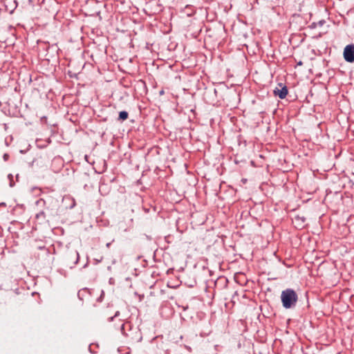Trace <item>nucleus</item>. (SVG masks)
Returning a JSON list of instances; mask_svg holds the SVG:
<instances>
[{
  "label": "nucleus",
  "mask_w": 354,
  "mask_h": 354,
  "mask_svg": "<svg viewBox=\"0 0 354 354\" xmlns=\"http://www.w3.org/2000/svg\"><path fill=\"white\" fill-rule=\"evenodd\" d=\"M281 300L283 307L286 309L295 308L298 301L297 292L291 288H287L281 292Z\"/></svg>",
  "instance_id": "1"
},
{
  "label": "nucleus",
  "mask_w": 354,
  "mask_h": 354,
  "mask_svg": "<svg viewBox=\"0 0 354 354\" xmlns=\"http://www.w3.org/2000/svg\"><path fill=\"white\" fill-rule=\"evenodd\" d=\"M57 200L52 197H48L46 199L39 198L35 202L37 209H43L48 213V216L55 215V209L57 206Z\"/></svg>",
  "instance_id": "2"
},
{
  "label": "nucleus",
  "mask_w": 354,
  "mask_h": 354,
  "mask_svg": "<svg viewBox=\"0 0 354 354\" xmlns=\"http://www.w3.org/2000/svg\"><path fill=\"white\" fill-rule=\"evenodd\" d=\"M343 56L346 62L354 63V44H348L345 46Z\"/></svg>",
  "instance_id": "3"
},
{
  "label": "nucleus",
  "mask_w": 354,
  "mask_h": 354,
  "mask_svg": "<svg viewBox=\"0 0 354 354\" xmlns=\"http://www.w3.org/2000/svg\"><path fill=\"white\" fill-rule=\"evenodd\" d=\"M67 263L69 265L71 261H73L72 265H70V268H73L76 264H77L80 260V254L77 250H71L68 251L66 257Z\"/></svg>",
  "instance_id": "4"
},
{
  "label": "nucleus",
  "mask_w": 354,
  "mask_h": 354,
  "mask_svg": "<svg viewBox=\"0 0 354 354\" xmlns=\"http://www.w3.org/2000/svg\"><path fill=\"white\" fill-rule=\"evenodd\" d=\"M38 212L35 214V221L39 223H44L47 221V218L49 217L48 213L44 211L43 209H38Z\"/></svg>",
  "instance_id": "5"
},
{
  "label": "nucleus",
  "mask_w": 354,
  "mask_h": 354,
  "mask_svg": "<svg viewBox=\"0 0 354 354\" xmlns=\"http://www.w3.org/2000/svg\"><path fill=\"white\" fill-rule=\"evenodd\" d=\"M279 86L281 88H275L273 93L274 95L278 96L280 99H284L288 94V88L285 85H282V84H279Z\"/></svg>",
  "instance_id": "6"
},
{
  "label": "nucleus",
  "mask_w": 354,
  "mask_h": 354,
  "mask_svg": "<svg viewBox=\"0 0 354 354\" xmlns=\"http://www.w3.org/2000/svg\"><path fill=\"white\" fill-rule=\"evenodd\" d=\"M91 295L89 289L84 288L80 290L77 292V297L80 300H84V298H87Z\"/></svg>",
  "instance_id": "7"
},
{
  "label": "nucleus",
  "mask_w": 354,
  "mask_h": 354,
  "mask_svg": "<svg viewBox=\"0 0 354 354\" xmlns=\"http://www.w3.org/2000/svg\"><path fill=\"white\" fill-rule=\"evenodd\" d=\"M129 113L126 111H122L119 113L118 120L124 121L128 118Z\"/></svg>",
  "instance_id": "8"
},
{
  "label": "nucleus",
  "mask_w": 354,
  "mask_h": 354,
  "mask_svg": "<svg viewBox=\"0 0 354 354\" xmlns=\"http://www.w3.org/2000/svg\"><path fill=\"white\" fill-rule=\"evenodd\" d=\"M133 218H131L128 226L123 229V231L127 232L132 227Z\"/></svg>",
  "instance_id": "9"
},
{
  "label": "nucleus",
  "mask_w": 354,
  "mask_h": 354,
  "mask_svg": "<svg viewBox=\"0 0 354 354\" xmlns=\"http://www.w3.org/2000/svg\"><path fill=\"white\" fill-rule=\"evenodd\" d=\"M119 315H120V312L118 310V311H116V312L115 313L114 316H113V317H110L108 319V321H109V322H112V321L113 320L114 317H118Z\"/></svg>",
  "instance_id": "10"
},
{
  "label": "nucleus",
  "mask_w": 354,
  "mask_h": 354,
  "mask_svg": "<svg viewBox=\"0 0 354 354\" xmlns=\"http://www.w3.org/2000/svg\"><path fill=\"white\" fill-rule=\"evenodd\" d=\"M71 201H72V203H71V205H70L69 208H70V209H73V208L75 206L76 203H75V199H74V198H71Z\"/></svg>",
  "instance_id": "11"
},
{
  "label": "nucleus",
  "mask_w": 354,
  "mask_h": 354,
  "mask_svg": "<svg viewBox=\"0 0 354 354\" xmlns=\"http://www.w3.org/2000/svg\"><path fill=\"white\" fill-rule=\"evenodd\" d=\"M3 158L4 161H7L9 158V155L8 153H4L3 156Z\"/></svg>",
  "instance_id": "12"
},
{
  "label": "nucleus",
  "mask_w": 354,
  "mask_h": 354,
  "mask_svg": "<svg viewBox=\"0 0 354 354\" xmlns=\"http://www.w3.org/2000/svg\"><path fill=\"white\" fill-rule=\"evenodd\" d=\"M324 23H325L324 20H320L319 21H318L317 25H319V26H322Z\"/></svg>",
  "instance_id": "13"
},
{
  "label": "nucleus",
  "mask_w": 354,
  "mask_h": 354,
  "mask_svg": "<svg viewBox=\"0 0 354 354\" xmlns=\"http://www.w3.org/2000/svg\"><path fill=\"white\" fill-rule=\"evenodd\" d=\"M317 23L313 22V23H312V24H311V25L310 26V27L311 28H316V27H317Z\"/></svg>",
  "instance_id": "14"
},
{
  "label": "nucleus",
  "mask_w": 354,
  "mask_h": 354,
  "mask_svg": "<svg viewBox=\"0 0 354 354\" xmlns=\"http://www.w3.org/2000/svg\"><path fill=\"white\" fill-rule=\"evenodd\" d=\"M303 64V62L301 61H299L298 63H297V65L299 66H301Z\"/></svg>",
  "instance_id": "15"
},
{
  "label": "nucleus",
  "mask_w": 354,
  "mask_h": 354,
  "mask_svg": "<svg viewBox=\"0 0 354 354\" xmlns=\"http://www.w3.org/2000/svg\"><path fill=\"white\" fill-rule=\"evenodd\" d=\"M110 245H111V243H106V247L109 248L110 246Z\"/></svg>",
  "instance_id": "16"
},
{
  "label": "nucleus",
  "mask_w": 354,
  "mask_h": 354,
  "mask_svg": "<svg viewBox=\"0 0 354 354\" xmlns=\"http://www.w3.org/2000/svg\"><path fill=\"white\" fill-rule=\"evenodd\" d=\"M3 206H5V205H6L4 203H0V206H3Z\"/></svg>",
  "instance_id": "17"
},
{
  "label": "nucleus",
  "mask_w": 354,
  "mask_h": 354,
  "mask_svg": "<svg viewBox=\"0 0 354 354\" xmlns=\"http://www.w3.org/2000/svg\"><path fill=\"white\" fill-rule=\"evenodd\" d=\"M124 329V324H122L121 326V330H122Z\"/></svg>",
  "instance_id": "18"
},
{
  "label": "nucleus",
  "mask_w": 354,
  "mask_h": 354,
  "mask_svg": "<svg viewBox=\"0 0 354 354\" xmlns=\"http://www.w3.org/2000/svg\"><path fill=\"white\" fill-rule=\"evenodd\" d=\"M163 93H164V91H161L160 92V95H162Z\"/></svg>",
  "instance_id": "19"
},
{
  "label": "nucleus",
  "mask_w": 354,
  "mask_h": 354,
  "mask_svg": "<svg viewBox=\"0 0 354 354\" xmlns=\"http://www.w3.org/2000/svg\"><path fill=\"white\" fill-rule=\"evenodd\" d=\"M39 249H41H41H46V248H45V247L44 246V247H39Z\"/></svg>",
  "instance_id": "20"
},
{
  "label": "nucleus",
  "mask_w": 354,
  "mask_h": 354,
  "mask_svg": "<svg viewBox=\"0 0 354 354\" xmlns=\"http://www.w3.org/2000/svg\"><path fill=\"white\" fill-rule=\"evenodd\" d=\"M10 187L13 186V184L12 183H10Z\"/></svg>",
  "instance_id": "21"
}]
</instances>
